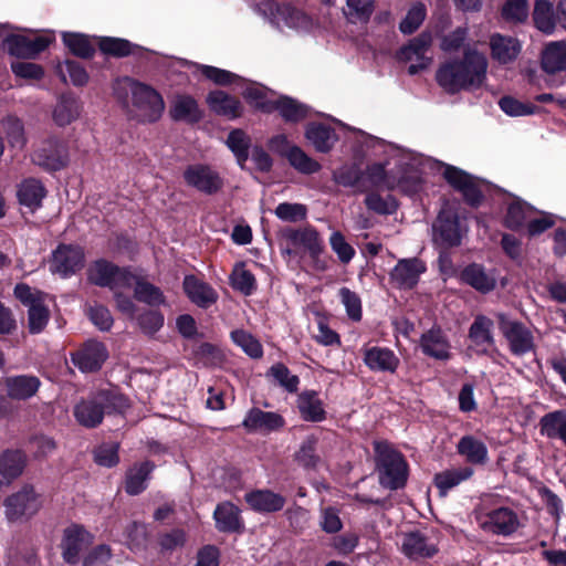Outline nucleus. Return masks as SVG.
I'll return each mask as SVG.
<instances>
[{
  "mask_svg": "<svg viewBox=\"0 0 566 566\" xmlns=\"http://www.w3.org/2000/svg\"><path fill=\"white\" fill-rule=\"evenodd\" d=\"M434 241L446 247L460 244L463 229L459 218L451 210H442L433 224Z\"/></svg>",
  "mask_w": 566,
  "mask_h": 566,
  "instance_id": "14",
  "label": "nucleus"
},
{
  "mask_svg": "<svg viewBox=\"0 0 566 566\" xmlns=\"http://www.w3.org/2000/svg\"><path fill=\"white\" fill-rule=\"evenodd\" d=\"M533 20L535 27L546 33L551 34L555 30L556 20L554 18L553 6L548 0H537L535 2Z\"/></svg>",
  "mask_w": 566,
  "mask_h": 566,
  "instance_id": "43",
  "label": "nucleus"
},
{
  "mask_svg": "<svg viewBox=\"0 0 566 566\" xmlns=\"http://www.w3.org/2000/svg\"><path fill=\"white\" fill-rule=\"evenodd\" d=\"M533 214L534 210L530 205L516 201L509 206L505 223L511 229H518L527 224Z\"/></svg>",
  "mask_w": 566,
  "mask_h": 566,
  "instance_id": "47",
  "label": "nucleus"
},
{
  "mask_svg": "<svg viewBox=\"0 0 566 566\" xmlns=\"http://www.w3.org/2000/svg\"><path fill=\"white\" fill-rule=\"evenodd\" d=\"M32 160L46 170H59L66 165V150L56 138H49L34 151Z\"/></svg>",
  "mask_w": 566,
  "mask_h": 566,
  "instance_id": "17",
  "label": "nucleus"
},
{
  "mask_svg": "<svg viewBox=\"0 0 566 566\" xmlns=\"http://www.w3.org/2000/svg\"><path fill=\"white\" fill-rule=\"evenodd\" d=\"M231 338L250 357L259 358L262 356V347L260 343L251 334L242 329H237L231 333Z\"/></svg>",
  "mask_w": 566,
  "mask_h": 566,
  "instance_id": "55",
  "label": "nucleus"
},
{
  "mask_svg": "<svg viewBox=\"0 0 566 566\" xmlns=\"http://www.w3.org/2000/svg\"><path fill=\"white\" fill-rule=\"evenodd\" d=\"M170 116L175 120L197 123L202 117V112L197 101L189 95H178L170 107Z\"/></svg>",
  "mask_w": 566,
  "mask_h": 566,
  "instance_id": "32",
  "label": "nucleus"
},
{
  "mask_svg": "<svg viewBox=\"0 0 566 566\" xmlns=\"http://www.w3.org/2000/svg\"><path fill=\"white\" fill-rule=\"evenodd\" d=\"M250 507L261 513L277 512L285 505V497L271 490H255L245 494Z\"/></svg>",
  "mask_w": 566,
  "mask_h": 566,
  "instance_id": "24",
  "label": "nucleus"
},
{
  "mask_svg": "<svg viewBox=\"0 0 566 566\" xmlns=\"http://www.w3.org/2000/svg\"><path fill=\"white\" fill-rule=\"evenodd\" d=\"M45 193L43 185L34 178L23 180L18 189L20 203L31 209H36L41 206Z\"/></svg>",
  "mask_w": 566,
  "mask_h": 566,
  "instance_id": "39",
  "label": "nucleus"
},
{
  "mask_svg": "<svg viewBox=\"0 0 566 566\" xmlns=\"http://www.w3.org/2000/svg\"><path fill=\"white\" fill-rule=\"evenodd\" d=\"M81 109L82 106L76 97L62 95L53 109L52 117L56 125L63 127L77 119Z\"/></svg>",
  "mask_w": 566,
  "mask_h": 566,
  "instance_id": "35",
  "label": "nucleus"
},
{
  "mask_svg": "<svg viewBox=\"0 0 566 566\" xmlns=\"http://www.w3.org/2000/svg\"><path fill=\"white\" fill-rule=\"evenodd\" d=\"M319 526L324 532L329 534H335L339 532L343 527V523L339 517V512L332 506L322 507Z\"/></svg>",
  "mask_w": 566,
  "mask_h": 566,
  "instance_id": "62",
  "label": "nucleus"
},
{
  "mask_svg": "<svg viewBox=\"0 0 566 566\" xmlns=\"http://www.w3.org/2000/svg\"><path fill=\"white\" fill-rule=\"evenodd\" d=\"M432 43L430 33H421L419 36L410 41V43L399 51L401 61L410 62L408 73L417 74L419 71L427 69L431 64V56L427 55Z\"/></svg>",
  "mask_w": 566,
  "mask_h": 566,
  "instance_id": "11",
  "label": "nucleus"
},
{
  "mask_svg": "<svg viewBox=\"0 0 566 566\" xmlns=\"http://www.w3.org/2000/svg\"><path fill=\"white\" fill-rule=\"evenodd\" d=\"M475 521L481 530L493 535L510 536L520 527L517 514L509 507L489 512H475Z\"/></svg>",
  "mask_w": 566,
  "mask_h": 566,
  "instance_id": "8",
  "label": "nucleus"
},
{
  "mask_svg": "<svg viewBox=\"0 0 566 566\" xmlns=\"http://www.w3.org/2000/svg\"><path fill=\"white\" fill-rule=\"evenodd\" d=\"M87 279L91 283L109 290L132 289L135 282L134 274L104 259L91 263L87 269Z\"/></svg>",
  "mask_w": 566,
  "mask_h": 566,
  "instance_id": "6",
  "label": "nucleus"
},
{
  "mask_svg": "<svg viewBox=\"0 0 566 566\" xmlns=\"http://www.w3.org/2000/svg\"><path fill=\"white\" fill-rule=\"evenodd\" d=\"M99 49L114 56H126L132 53V44L127 40L116 38L101 40Z\"/></svg>",
  "mask_w": 566,
  "mask_h": 566,
  "instance_id": "64",
  "label": "nucleus"
},
{
  "mask_svg": "<svg viewBox=\"0 0 566 566\" xmlns=\"http://www.w3.org/2000/svg\"><path fill=\"white\" fill-rule=\"evenodd\" d=\"M231 279L232 286L245 295H250L255 290V279L243 265L233 270Z\"/></svg>",
  "mask_w": 566,
  "mask_h": 566,
  "instance_id": "60",
  "label": "nucleus"
},
{
  "mask_svg": "<svg viewBox=\"0 0 566 566\" xmlns=\"http://www.w3.org/2000/svg\"><path fill=\"white\" fill-rule=\"evenodd\" d=\"M41 495L33 485L25 484L4 501V513L9 521H19L22 517L34 515L41 507Z\"/></svg>",
  "mask_w": 566,
  "mask_h": 566,
  "instance_id": "9",
  "label": "nucleus"
},
{
  "mask_svg": "<svg viewBox=\"0 0 566 566\" xmlns=\"http://www.w3.org/2000/svg\"><path fill=\"white\" fill-rule=\"evenodd\" d=\"M361 187L360 192L368 191L373 188H390L385 168L380 164H373L360 174Z\"/></svg>",
  "mask_w": 566,
  "mask_h": 566,
  "instance_id": "44",
  "label": "nucleus"
},
{
  "mask_svg": "<svg viewBox=\"0 0 566 566\" xmlns=\"http://www.w3.org/2000/svg\"><path fill=\"white\" fill-rule=\"evenodd\" d=\"M184 289L191 302L200 307H208L217 302L218 294L216 291L193 275L185 277Z\"/></svg>",
  "mask_w": 566,
  "mask_h": 566,
  "instance_id": "29",
  "label": "nucleus"
},
{
  "mask_svg": "<svg viewBox=\"0 0 566 566\" xmlns=\"http://www.w3.org/2000/svg\"><path fill=\"white\" fill-rule=\"evenodd\" d=\"M275 111L287 122H298L306 117L307 107L290 97H280L275 101Z\"/></svg>",
  "mask_w": 566,
  "mask_h": 566,
  "instance_id": "46",
  "label": "nucleus"
},
{
  "mask_svg": "<svg viewBox=\"0 0 566 566\" xmlns=\"http://www.w3.org/2000/svg\"><path fill=\"white\" fill-rule=\"evenodd\" d=\"M364 361L374 371L394 373L399 365L392 350L377 346L364 350Z\"/></svg>",
  "mask_w": 566,
  "mask_h": 566,
  "instance_id": "28",
  "label": "nucleus"
},
{
  "mask_svg": "<svg viewBox=\"0 0 566 566\" xmlns=\"http://www.w3.org/2000/svg\"><path fill=\"white\" fill-rule=\"evenodd\" d=\"M287 160L302 174H314L321 169V165L308 157L300 147H293L287 154Z\"/></svg>",
  "mask_w": 566,
  "mask_h": 566,
  "instance_id": "49",
  "label": "nucleus"
},
{
  "mask_svg": "<svg viewBox=\"0 0 566 566\" xmlns=\"http://www.w3.org/2000/svg\"><path fill=\"white\" fill-rule=\"evenodd\" d=\"M245 99L256 109L264 113H271L275 111V101H270L266 97V93L262 87L251 86L244 91Z\"/></svg>",
  "mask_w": 566,
  "mask_h": 566,
  "instance_id": "56",
  "label": "nucleus"
},
{
  "mask_svg": "<svg viewBox=\"0 0 566 566\" xmlns=\"http://www.w3.org/2000/svg\"><path fill=\"white\" fill-rule=\"evenodd\" d=\"M375 0H346L345 14L349 19L367 21L374 11Z\"/></svg>",
  "mask_w": 566,
  "mask_h": 566,
  "instance_id": "57",
  "label": "nucleus"
},
{
  "mask_svg": "<svg viewBox=\"0 0 566 566\" xmlns=\"http://www.w3.org/2000/svg\"><path fill=\"white\" fill-rule=\"evenodd\" d=\"M316 443L317 439L311 436L302 442L295 453V460L305 469L315 470L322 463L321 457L316 453Z\"/></svg>",
  "mask_w": 566,
  "mask_h": 566,
  "instance_id": "45",
  "label": "nucleus"
},
{
  "mask_svg": "<svg viewBox=\"0 0 566 566\" xmlns=\"http://www.w3.org/2000/svg\"><path fill=\"white\" fill-rule=\"evenodd\" d=\"M271 375L280 386L285 388L290 392H294L297 389L298 378L295 375H291L287 367L283 364H275L269 369Z\"/></svg>",
  "mask_w": 566,
  "mask_h": 566,
  "instance_id": "59",
  "label": "nucleus"
},
{
  "mask_svg": "<svg viewBox=\"0 0 566 566\" xmlns=\"http://www.w3.org/2000/svg\"><path fill=\"white\" fill-rule=\"evenodd\" d=\"M3 128L10 147L21 150L27 143L23 124L18 118L8 117L3 120Z\"/></svg>",
  "mask_w": 566,
  "mask_h": 566,
  "instance_id": "50",
  "label": "nucleus"
},
{
  "mask_svg": "<svg viewBox=\"0 0 566 566\" xmlns=\"http://www.w3.org/2000/svg\"><path fill=\"white\" fill-rule=\"evenodd\" d=\"M486 70V57L476 50L468 49L462 61L450 60L441 64L436 80L446 92L454 94L482 86Z\"/></svg>",
  "mask_w": 566,
  "mask_h": 566,
  "instance_id": "1",
  "label": "nucleus"
},
{
  "mask_svg": "<svg viewBox=\"0 0 566 566\" xmlns=\"http://www.w3.org/2000/svg\"><path fill=\"white\" fill-rule=\"evenodd\" d=\"M461 279L463 282L481 293H489L494 290L496 285L495 276L488 273L478 264L467 266L461 273Z\"/></svg>",
  "mask_w": 566,
  "mask_h": 566,
  "instance_id": "34",
  "label": "nucleus"
},
{
  "mask_svg": "<svg viewBox=\"0 0 566 566\" xmlns=\"http://www.w3.org/2000/svg\"><path fill=\"white\" fill-rule=\"evenodd\" d=\"M339 296L342 303L346 307V312L348 316L354 321H360L361 318V302L359 296L352 292L347 287H342L339 290Z\"/></svg>",
  "mask_w": 566,
  "mask_h": 566,
  "instance_id": "63",
  "label": "nucleus"
},
{
  "mask_svg": "<svg viewBox=\"0 0 566 566\" xmlns=\"http://www.w3.org/2000/svg\"><path fill=\"white\" fill-rule=\"evenodd\" d=\"M128 406V400L124 396L102 391L77 403L74 416L81 426L94 428L102 422L105 413L124 412Z\"/></svg>",
  "mask_w": 566,
  "mask_h": 566,
  "instance_id": "3",
  "label": "nucleus"
},
{
  "mask_svg": "<svg viewBox=\"0 0 566 566\" xmlns=\"http://www.w3.org/2000/svg\"><path fill=\"white\" fill-rule=\"evenodd\" d=\"M375 452L381 485L396 490L407 480V463L403 457L387 442H375Z\"/></svg>",
  "mask_w": 566,
  "mask_h": 566,
  "instance_id": "4",
  "label": "nucleus"
},
{
  "mask_svg": "<svg viewBox=\"0 0 566 566\" xmlns=\"http://www.w3.org/2000/svg\"><path fill=\"white\" fill-rule=\"evenodd\" d=\"M472 474L473 470L469 467L452 468L436 474L434 483L441 494H446L450 489L470 479Z\"/></svg>",
  "mask_w": 566,
  "mask_h": 566,
  "instance_id": "41",
  "label": "nucleus"
},
{
  "mask_svg": "<svg viewBox=\"0 0 566 566\" xmlns=\"http://www.w3.org/2000/svg\"><path fill=\"white\" fill-rule=\"evenodd\" d=\"M426 271L424 263L417 259H401L390 272V280L399 289H412L417 285L420 275Z\"/></svg>",
  "mask_w": 566,
  "mask_h": 566,
  "instance_id": "19",
  "label": "nucleus"
},
{
  "mask_svg": "<svg viewBox=\"0 0 566 566\" xmlns=\"http://www.w3.org/2000/svg\"><path fill=\"white\" fill-rule=\"evenodd\" d=\"M491 54L501 64L514 61L521 52L517 39L495 33L490 39Z\"/></svg>",
  "mask_w": 566,
  "mask_h": 566,
  "instance_id": "25",
  "label": "nucleus"
},
{
  "mask_svg": "<svg viewBox=\"0 0 566 566\" xmlns=\"http://www.w3.org/2000/svg\"><path fill=\"white\" fill-rule=\"evenodd\" d=\"M307 140L315 147L317 151L327 153L336 142L334 130L324 124H308L305 130Z\"/></svg>",
  "mask_w": 566,
  "mask_h": 566,
  "instance_id": "37",
  "label": "nucleus"
},
{
  "mask_svg": "<svg viewBox=\"0 0 566 566\" xmlns=\"http://www.w3.org/2000/svg\"><path fill=\"white\" fill-rule=\"evenodd\" d=\"M242 424L248 431H274L284 426V419L276 412L253 408L248 412Z\"/></svg>",
  "mask_w": 566,
  "mask_h": 566,
  "instance_id": "22",
  "label": "nucleus"
},
{
  "mask_svg": "<svg viewBox=\"0 0 566 566\" xmlns=\"http://www.w3.org/2000/svg\"><path fill=\"white\" fill-rule=\"evenodd\" d=\"M254 12L270 23L282 28L297 29L306 24V17L290 6H280L274 0H253Z\"/></svg>",
  "mask_w": 566,
  "mask_h": 566,
  "instance_id": "7",
  "label": "nucleus"
},
{
  "mask_svg": "<svg viewBox=\"0 0 566 566\" xmlns=\"http://www.w3.org/2000/svg\"><path fill=\"white\" fill-rule=\"evenodd\" d=\"M184 178L188 186L207 195L218 192L223 181L219 174L205 165H191L184 171Z\"/></svg>",
  "mask_w": 566,
  "mask_h": 566,
  "instance_id": "12",
  "label": "nucleus"
},
{
  "mask_svg": "<svg viewBox=\"0 0 566 566\" xmlns=\"http://www.w3.org/2000/svg\"><path fill=\"white\" fill-rule=\"evenodd\" d=\"M25 462V455L17 450L0 454V489L22 474Z\"/></svg>",
  "mask_w": 566,
  "mask_h": 566,
  "instance_id": "27",
  "label": "nucleus"
},
{
  "mask_svg": "<svg viewBox=\"0 0 566 566\" xmlns=\"http://www.w3.org/2000/svg\"><path fill=\"white\" fill-rule=\"evenodd\" d=\"M207 104L212 112L230 119L242 114L240 101L223 91H212L207 96Z\"/></svg>",
  "mask_w": 566,
  "mask_h": 566,
  "instance_id": "26",
  "label": "nucleus"
},
{
  "mask_svg": "<svg viewBox=\"0 0 566 566\" xmlns=\"http://www.w3.org/2000/svg\"><path fill=\"white\" fill-rule=\"evenodd\" d=\"M113 92L129 116L139 122H156L165 109L161 96L153 87L130 77L117 78Z\"/></svg>",
  "mask_w": 566,
  "mask_h": 566,
  "instance_id": "2",
  "label": "nucleus"
},
{
  "mask_svg": "<svg viewBox=\"0 0 566 566\" xmlns=\"http://www.w3.org/2000/svg\"><path fill=\"white\" fill-rule=\"evenodd\" d=\"M40 385V379L30 375L11 376L4 379L7 395L14 400H27L33 397Z\"/></svg>",
  "mask_w": 566,
  "mask_h": 566,
  "instance_id": "21",
  "label": "nucleus"
},
{
  "mask_svg": "<svg viewBox=\"0 0 566 566\" xmlns=\"http://www.w3.org/2000/svg\"><path fill=\"white\" fill-rule=\"evenodd\" d=\"M457 451L472 464H485L488 461L485 443L473 436H463L457 444Z\"/></svg>",
  "mask_w": 566,
  "mask_h": 566,
  "instance_id": "33",
  "label": "nucleus"
},
{
  "mask_svg": "<svg viewBox=\"0 0 566 566\" xmlns=\"http://www.w3.org/2000/svg\"><path fill=\"white\" fill-rule=\"evenodd\" d=\"M502 14L507 21H525L528 15L527 0H509L502 9Z\"/></svg>",
  "mask_w": 566,
  "mask_h": 566,
  "instance_id": "61",
  "label": "nucleus"
},
{
  "mask_svg": "<svg viewBox=\"0 0 566 566\" xmlns=\"http://www.w3.org/2000/svg\"><path fill=\"white\" fill-rule=\"evenodd\" d=\"M422 352L436 359H448L450 345L440 329H430L421 337Z\"/></svg>",
  "mask_w": 566,
  "mask_h": 566,
  "instance_id": "36",
  "label": "nucleus"
},
{
  "mask_svg": "<svg viewBox=\"0 0 566 566\" xmlns=\"http://www.w3.org/2000/svg\"><path fill=\"white\" fill-rule=\"evenodd\" d=\"M93 542V536L80 525H71L64 531L62 549L63 558L69 564L78 560L80 553Z\"/></svg>",
  "mask_w": 566,
  "mask_h": 566,
  "instance_id": "18",
  "label": "nucleus"
},
{
  "mask_svg": "<svg viewBox=\"0 0 566 566\" xmlns=\"http://www.w3.org/2000/svg\"><path fill=\"white\" fill-rule=\"evenodd\" d=\"M542 67L549 74L566 70V41H553L545 45L542 53Z\"/></svg>",
  "mask_w": 566,
  "mask_h": 566,
  "instance_id": "31",
  "label": "nucleus"
},
{
  "mask_svg": "<svg viewBox=\"0 0 566 566\" xmlns=\"http://www.w3.org/2000/svg\"><path fill=\"white\" fill-rule=\"evenodd\" d=\"M426 18V8L421 3H417L410 8L406 18L401 21L399 29L405 34L415 32Z\"/></svg>",
  "mask_w": 566,
  "mask_h": 566,
  "instance_id": "58",
  "label": "nucleus"
},
{
  "mask_svg": "<svg viewBox=\"0 0 566 566\" xmlns=\"http://www.w3.org/2000/svg\"><path fill=\"white\" fill-rule=\"evenodd\" d=\"M275 216L285 222H298L306 218L307 209L302 203L282 202L275 208Z\"/></svg>",
  "mask_w": 566,
  "mask_h": 566,
  "instance_id": "54",
  "label": "nucleus"
},
{
  "mask_svg": "<svg viewBox=\"0 0 566 566\" xmlns=\"http://www.w3.org/2000/svg\"><path fill=\"white\" fill-rule=\"evenodd\" d=\"M493 321L484 315H478L469 329V338L479 353H486L494 344L492 335Z\"/></svg>",
  "mask_w": 566,
  "mask_h": 566,
  "instance_id": "30",
  "label": "nucleus"
},
{
  "mask_svg": "<svg viewBox=\"0 0 566 566\" xmlns=\"http://www.w3.org/2000/svg\"><path fill=\"white\" fill-rule=\"evenodd\" d=\"M283 235L295 251L306 252L314 260H316L323 251L324 247L319 233L312 227L286 229Z\"/></svg>",
  "mask_w": 566,
  "mask_h": 566,
  "instance_id": "13",
  "label": "nucleus"
},
{
  "mask_svg": "<svg viewBox=\"0 0 566 566\" xmlns=\"http://www.w3.org/2000/svg\"><path fill=\"white\" fill-rule=\"evenodd\" d=\"M107 356L106 347L102 343L88 340L71 354V359L83 373H92L102 367Z\"/></svg>",
  "mask_w": 566,
  "mask_h": 566,
  "instance_id": "16",
  "label": "nucleus"
},
{
  "mask_svg": "<svg viewBox=\"0 0 566 566\" xmlns=\"http://www.w3.org/2000/svg\"><path fill=\"white\" fill-rule=\"evenodd\" d=\"M401 551L408 558L421 559L432 557L438 548L427 536L415 531L403 535Z\"/></svg>",
  "mask_w": 566,
  "mask_h": 566,
  "instance_id": "20",
  "label": "nucleus"
},
{
  "mask_svg": "<svg viewBox=\"0 0 566 566\" xmlns=\"http://www.w3.org/2000/svg\"><path fill=\"white\" fill-rule=\"evenodd\" d=\"M63 42L77 56L90 57L94 53V46L83 34L63 33Z\"/></svg>",
  "mask_w": 566,
  "mask_h": 566,
  "instance_id": "51",
  "label": "nucleus"
},
{
  "mask_svg": "<svg viewBox=\"0 0 566 566\" xmlns=\"http://www.w3.org/2000/svg\"><path fill=\"white\" fill-rule=\"evenodd\" d=\"M444 177L451 186L463 193L470 205L474 206L480 202L481 191L470 175L460 169L449 167L444 171Z\"/></svg>",
  "mask_w": 566,
  "mask_h": 566,
  "instance_id": "23",
  "label": "nucleus"
},
{
  "mask_svg": "<svg viewBox=\"0 0 566 566\" xmlns=\"http://www.w3.org/2000/svg\"><path fill=\"white\" fill-rule=\"evenodd\" d=\"M150 462H143L132 467L126 475V491L132 495L139 494L146 488V481L153 471Z\"/></svg>",
  "mask_w": 566,
  "mask_h": 566,
  "instance_id": "42",
  "label": "nucleus"
},
{
  "mask_svg": "<svg viewBox=\"0 0 566 566\" xmlns=\"http://www.w3.org/2000/svg\"><path fill=\"white\" fill-rule=\"evenodd\" d=\"M133 286H135V297L140 302L156 306L163 304L165 301L161 291L157 286L145 281H139L136 276Z\"/></svg>",
  "mask_w": 566,
  "mask_h": 566,
  "instance_id": "48",
  "label": "nucleus"
},
{
  "mask_svg": "<svg viewBox=\"0 0 566 566\" xmlns=\"http://www.w3.org/2000/svg\"><path fill=\"white\" fill-rule=\"evenodd\" d=\"M366 207L379 214H391L397 209V202L394 197H381L376 192H370L365 198Z\"/></svg>",
  "mask_w": 566,
  "mask_h": 566,
  "instance_id": "52",
  "label": "nucleus"
},
{
  "mask_svg": "<svg viewBox=\"0 0 566 566\" xmlns=\"http://www.w3.org/2000/svg\"><path fill=\"white\" fill-rule=\"evenodd\" d=\"M297 407L306 421L319 422L326 417L322 401L315 392H304L298 397Z\"/></svg>",
  "mask_w": 566,
  "mask_h": 566,
  "instance_id": "40",
  "label": "nucleus"
},
{
  "mask_svg": "<svg viewBox=\"0 0 566 566\" xmlns=\"http://www.w3.org/2000/svg\"><path fill=\"white\" fill-rule=\"evenodd\" d=\"M229 148L234 153L238 161L242 165L248 158L250 139L241 129L232 130L227 139Z\"/></svg>",
  "mask_w": 566,
  "mask_h": 566,
  "instance_id": "53",
  "label": "nucleus"
},
{
  "mask_svg": "<svg viewBox=\"0 0 566 566\" xmlns=\"http://www.w3.org/2000/svg\"><path fill=\"white\" fill-rule=\"evenodd\" d=\"M14 295L28 307L29 332L31 334L41 333L50 319L49 295L27 284H18L14 287Z\"/></svg>",
  "mask_w": 566,
  "mask_h": 566,
  "instance_id": "5",
  "label": "nucleus"
},
{
  "mask_svg": "<svg viewBox=\"0 0 566 566\" xmlns=\"http://www.w3.org/2000/svg\"><path fill=\"white\" fill-rule=\"evenodd\" d=\"M84 265V252L80 247L61 244L54 250L51 261L52 272L62 275L73 274Z\"/></svg>",
  "mask_w": 566,
  "mask_h": 566,
  "instance_id": "15",
  "label": "nucleus"
},
{
  "mask_svg": "<svg viewBox=\"0 0 566 566\" xmlns=\"http://www.w3.org/2000/svg\"><path fill=\"white\" fill-rule=\"evenodd\" d=\"M499 328L509 343L510 350L517 356H522L534 348V337L532 332L522 323L511 321L505 314L499 313Z\"/></svg>",
  "mask_w": 566,
  "mask_h": 566,
  "instance_id": "10",
  "label": "nucleus"
},
{
  "mask_svg": "<svg viewBox=\"0 0 566 566\" xmlns=\"http://www.w3.org/2000/svg\"><path fill=\"white\" fill-rule=\"evenodd\" d=\"M213 516L217 528L221 532H237L241 528L240 511L230 502L220 503Z\"/></svg>",
  "mask_w": 566,
  "mask_h": 566,
  "instance_id": "38",
  "label": "nucleus"
}]
</instances>
